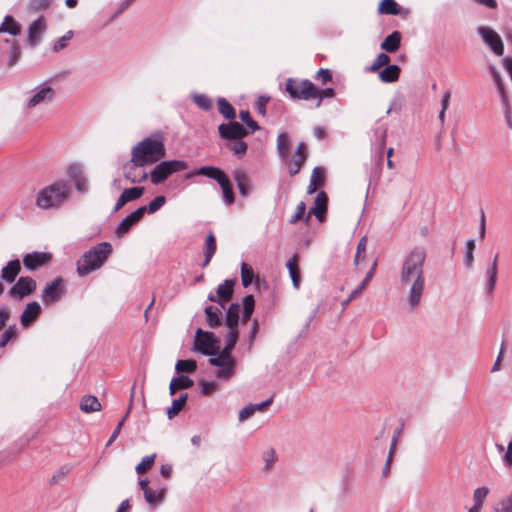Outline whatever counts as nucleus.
Returning a JSON list of instances; mask_svg holds the SVG:
<instances>
[{
    "label": "nucleus",
    "mask_w": 512,
    "mask_h": 512,
    "mask_svg": "<svg viewBox=\"0 0 512 512\" xmlns=\"http://www.w3.org/2000/svg\"><path fill=\"white\" fill-rule=\"evenodd\" d=\"M425 260V249L415 247L405 256L400 268V287L407 291V302L411 310L419 306L425 291Z\"/></svg>",
    "instance_id": "nucleus-1"
},
{
    "label": "nucleus",
    "mask_w": 512,
    "mask_h": 512,
    "mask_svg": "<svg viewBox=\"0 0 512 512\" xmlns=\"http://www.w3.org/2000/svg\"><path fill=\"white\" fill-rule=\"evenodd\" d=\"M112 253V246L109 242H101L90 250L86 251L77 261V273L84 277L95 270L100 269Z\"/></svg>",
    "instance_id": "nucleus-2"
},
{
    "label": "nucleus",
    "mask_w": 512,
    "mask_h": 512,
    "mask_svg": "<svg viewBox=\"0 0 512 512\" xmlns=\"http://www.w3.org/2000/svg\"><path fill=\"white\" fill-rule=\"evenodd\" d=\"M286 91L293 99H317V108L321 106L322 100L324 98H332L335 95L333 88L318 89L309 80L296 82L293 79H288L286 83Z\"/></svg>",
    "instance_id": "nucleus-3"
},
{
    "label": "nucleus",
    "mask_w": 512,
    "mask_h": 512,
    "mask_svg": "<svg viewBox=\"0 0 512 512\" xmlns=\"http://www.w3.org/2000/svg\"><path fill=\"white\" fill-rule=\"evenodd\" d=\"M165 147L162 141L145 138L132 148L131 155L138 165H150L158 162L165 156Z\"/></svg>",
    "instance_id": "nucleus-4"
},
{
    "label": "nucleus",
    "mask_w": 512,
    "mask_h": 512,
    "mask_svg": "<svg viewBox=\"0 0 512 512\" xmlns=\"http://www.w3.org/2000/svg\"><path fill=\"white\" fill-rule=\"evenodd\" d=\"M69 194V187L64 181L54 182L38 193L36 206L41 209L58 208L68 199Z\"/></svg>",
    "instance_id": "nucleus-5"
},
{
    "label": "nucleus",
    "mask_w": 512,
    "mask_h": 512,
    "mask_svg": "<svg viewBox=\"0 0 512 512\" xmlns=\"http://www.w3.org/2000/svg\"><path fill=\"white\" fill-rule=\"evenodd\" d=\"M187 163L181 160L162 161L150 173L151 182L155 185L163 183L175 172L183 171Z\"/></svg>",
    "instance_id": "nucleus-6"
},
{
    "label": "nucleus",
    "mask_w": 512,
    "mask_h": 512,
    "mask_svg": "<svg viewBox=\"0 0 512 512\" xmlns=\"http://www.w3.org/2000/svg\"><path fill=\"white\" fill-rule=\"evenodd\" d=\"M219 339L212 332L197 329L195 335V347L204 355L214 356L220 349Z\"/></svg>",
    "instance_id": "nucleus-7"
},
{
    "label": "nucleus",
    "mask_w": 512,
    "mask_h": 512,
    "mask_svg": "<svg viewBox=\"0 0 512 512\" xmlns=\"http://www.w3.org/2000/svg\"><path fill=\"white\" fill-rule=\"evenodd\" d=\"M65 292L62 277L58 276L47 283L42 290L41 299L45 305H50L61 299Z\"/></svg>",
    "instance_id": "nucleus-8"
},
{
    "label": "nucleus",
    "mask_w": 512,
    "mask_h": 512,
    "mask_svg": "<svg viewBox=\"0 0 512 512\" xmlns=\"http://www.w3.org/2000/svg\"><path fill=\"white\" fill-rule=\"evenodd\" d=\"M477 31L483 42L490 47L494 54L497 56L503 55L504 45L500 35L495 30L488 26H480Z\"/></svg>",
    "instance_id": "nucleus-9"
},
{
    "label": "nucleus",
    "mask_w": 512,
    "mask_h": 512,
    "mask_svg": "<svg viewBox=\"0 0 512 512\" xmlns=\"http://www.w3.org/2000/svg\"><path fill=\"white\" fill-rule=\"evenodd\" d=\"M47 30V21L44 16H39L36 20H34L27 29V43L31 47H36L44 33Z\"/></svg>",
    "instance_id": "nucleus-10"
},
{
    "label": "nucleus",
    "mask_w": 512,
    "mask_h": 512,
    "mask_svg": "<svg viewBox=\"0 0 512 512\" xmlns=\"http://www.w3.org/2000/svg\"><path fill=\"white\" fill-rule=\"evenodd\" d=\"M144 166L145 165H138V162H135L134 159L131 158L123 166L125 179L133 184L145 181L148 178V174L143 169Z\"/></svg>",
    "instance_id": "nucleus-11"
},
{
    "label": "nucleus",
    "mask_w": 512,
    "mask_h": 512,
    "mask_svg": "<svg viewBox=\"0 0 512 512\" xmlns=\"http://www.w3.org/2000/svg\"><path fill=\"white\" fill-rule=\"evenodd\" d=\"M36 289V281L29 277H20L17 282L10 288L9 295L11 297L24 298L32 294Z\"/></svg>",
    "instance_id": "nucleus-12"
},
{
    "label": "nucleus",
    "mask_w": 512,
    "mask_h": 512,
    "mask_svg": "<svg viewBox=\"0 0 512 512\" xmlns=\"http://www.w3.org/2000/svg\"><path fill=\"white\" fill-rule=\"evenodd\" d=\"M221 138L227 140H237L248 135L247 130L238 122L231 120L227 124H221L218 127Z\"/></svg>",
    "instance_id": "nucleus-13"
},
{
    "label": "nucleus",
    "mask_w": 512,
    "mask_h": 512,
    "mask_svg": "<svg viewBox=\"0 0 512 512\" xmlns=\"http://www.w3.org/2000/svg\"><path fill=\"white\" fill-rule=\"evenodd\" d=\"M233 287L234 281L225 280L222 284H220L216 290V294L210 293L208 295V300L211 302L218 303L222 308H225L226 303L233 296Z\"/></svg>",
    "instance_id": "nucleus-14"
},
{
    "label": "nucleus",
    "mask_w": 512,
    "mask_h": 512,
    "mask_svg": "<svg viewBox=\"0 0 512 512\" xmlns=\"http://www.w3.org/2000/svg\"><path fill=\"white\" fill-rule=\"evenodd\" d=\"M146 212V207L141 206L136 209L134 212L126 216L117 226L116 234L118 237H123L125 234L129 232L131 227L139 222Z\"/></svg>",
    "instance_id": "nucleus-15"
},
{
    "label": "nucleus",
    "mask_w": 512,
    "mask_h": 512,
    "mask_svg": "<svg viewBox=\"0 0 512 512\" xmlns=\"http://www.w3.org/2000/svg\"><path fill=\"white\" fill-rule=\"evenodd\" d=\"M55 95L54 90L50 86H41L33 91V95L27 102L29 108H34L42 103L50 102Z\"/></svg>",
    "instance_id": "nucleus-16"
},
{
    "label": "nucleus",
    "mask_w": 512,
    "mask_h": 512,
    "mask_svg": "<svg viewBox=\"0 0 512 512\" xmlns=\"http://www.w3.org/2000/svg\"><path fill=\"white\" fill-rule=\"evenodd\" d=\"M51 259V255L45 252H32L23 257V264L28 270H36Z\"/></svg>",
    "instance_id": "nucleus-17"
},
{
    "label": "nucleus",
    "mask_w": 512,
    "mask_h": 512,
    "mask_svg": "<svg viewBox=\"0 0 512 512\" xmlns=\"http://www.w3.org/2000/svg\"><path fill=\"white\" fill-rule=\"evenodd\" d=\"M233 178L237 184L239 193L243 197H247L253 191V185L248 174L242 169H236L233 171Z\"/></svg>",
    "instance_id": "nucleus-18"
},
{
    "label": "nucleus",
    "mask_w": 512,
    "mask_h": 512,
    "mask_svg": "<svg viewBox=\"0 0 512 512\" xmlns=\"http://www.w3.org/2000/svg\"><path fill=\"white\" fill-rule=\"evenodd\" d=\"M487 282L485 285V291L487 296H492L495 290V286L497 283V275H498V254L495 255L493 261L487 267L486 270Z\"/></svg>",
    "instance_id": "nucleus-19"
},
{
    "label": "nucleus",
    "mask_w": 512,
    "mask_h": 512,
    "mask_svg": "<svg viewBox=\"0 0 512 512\" xmlns=\"http://www.w3.org/2000/svg\"><path fill=\"white\" fill-rule=\"evenodd\" d=\"M376 267H377V262L375 261L373 263L371 269L369 270V272L366 274L363 281L360 283L359 288L354 289L350 293L349 297L341 303L342 310H345L347 308V306L349 305V303L353 299L357 298L362 293V291L367 287V285L369 284V282L371 281V279L373 278V276L375 274Z\"/></svg>",
    "instance_id": "nucleus-20"
},
{
    "label": "nucleus",
    "mask_w": 512,
    "mask_h": 512,
    "mask_svg": "<svg viewBox=\"0 0 512 512\" xmlns=\"http://www.w3.org/2000/svg\"><path fill=\"white\" fill-rule=\"evenodd\" d=\"M41 307L38 302L33 301L27 304L26 308L21 314L20 322L23 327H29L39 316Z\"/></svg>",
    "instance_id": "nucleus-21"
},
{
    "label": "nucleus",
    "mask_w": 512,
    "mask_h": 512,
    "mask_svg": "<svg viewBox=\"0 0 512 512\" xmlns=\"http://www.w3.org/2000/svg\"><path fill=\"white\" fill-rule=\"evenodd\" d=\"M328 197L324 191H320L315 198V207L305 217L308 221L311 214H314L319 221L323 220V215L327 210Z\"/></svg>",
    "instance_id": "nucleus-22"
},
{
    "label": "nucleus",
    "mask_w": 512,
    "mask_h": 512,
    "mask_svg": "<svg viewBox=\"0 0 512 512\" xmlns=\"http://www.w3.org/2000/svg\"><path fill=\"white\" fill-rule=\"evenodd\" d=\"M21 271L18 259L9 261L1 270V279L7 283H13Z\"/></svg>",
    "instance_id": "nucleus-23"
},
{
    "label": "nucleus",
    "mask_w": 512,
    "mask_h": 512,
    "mask_svg": "<svg viewBox=\"0 0 512 512\" xmlns=\"http://www.w3.org/2000/svg\"><path fill=\"white\" fill-rule=\"evenodd\" d=\"M400 43L401 34L398 31H394L384 39L380 47L386 52L393 53L399 49Z\"/></svg>",
    "instance_id": "nucleus-24"
},
{
    "label": "nucleus",
    "mask_w": 512,
    "mask_h": 512,
    "mask_svg": "<svg viewBox=\"0 0 512 512\" xmlns=\"http://www.w3.org/2000/svg\"><path fill=\"white\" fill-rule=\"evenodd\" d=\"M0 33L17 36L21 33V25L11 15H6L0 25Z\"/></svg>",
    "instance_id": "nucleus-25"
},
{
    "label": "nucleus",
    "mask_w": 512,
    "mask_h": 512,
    "mask_svg": "<svg viewBox=\"0 0 512 512\" xmlns=\"http://www.w3.org/2000/svg\"><path fill=\"white\" fill-rule=\"evenodd\" d=\"M286 267L289 270V274L293 283V286L295 288H299L301 277H300V271L298 267V255H293L286 263Z\"/></svg>",
    "instance_id": "nucleus-26"
},
{
    "label": "nucleus",
    "mask_w": 512,
    "mask_h": 512,
    "mask_svg": "<svg viewBox=\"0 0 512 512\" xmlns=\"http://www.w3.org/2000/svg\"><path fill=\"white\" fill-rule=\"evenodd\" d=\"M401 69L397 65H387L379 74V79L384 83H392L399 79Z\"/></svg>",
    "instance_id": "nucleus-27"
},
{
    "label": "nucleus",
    "mask_w": 512,
    "mask_h": 512,
    "mask_svg": "<svg viewBox=\"0 0 512 512\" xmlns=\"http://www.w3.org/2000/svg\"><path fill=\"white\" fill-rule=\"evenodd\" d=\"M206 319L211 328L219 327L222 324L221 309L215 306H207L205 308Z\"/></svg>",
    "instance_id": "nucleus-28"
},
{
    "label": "nucleus",
    "mask_w": 512,
    "mask_h": 512,
    "mask_svg": "<svg viewBox=\"0 0 512 512\" xmlns=\"http://www.w3.org/2000/svg\"><path fill=\"white\" fill-rule=\"evenodd\" d=\"M80 409L85 413H92L101 410V403L98 398L92 395L84 396L80 401Z\"/></svg>",
    "instance_id": "nucleus-29"
},
{
    "label": "nucleus",
    "mask_w": 512,
    "mask_h": 512,
    "mask_svg": "<svg viewBox=\"0 0 512 512\" xmlns=\"http://www.w3.org/2000/svg\"><path fill=\"white\" fill-rule=\"evenodd\" d=\"M240 305L232 303L226 312V325L228 329H237L239 322Z\"/></svg>",
    "instance_id": "nucleus-30"
},
{
    "label": "nucleus",
    "mask_w": 512,
    "mask_h": 512,
    "mask_svg": "<svg viewBox=\"0 0 512 512\" xmlns=\"http://www.w3.org/2000/svg\"><path fill=\"white\" fill-rule=\"evenodd\" d=\"M290 146H291V142H290L288 134H286V133L279 134L278 138H277V151H278L279 156L283 160L288 159V153L290 150Z\"/></svg>",
    "instance_id": "nucleus-31"
},
{
    "label": "nucleus",
    "mask_w": 512,
    "mask_h": 512,
    "mask_svg": "<svg viewBox=\"0 0 512 512\" xmlns=\"http://www.w3.org/2000/svg\"><path fill=\"white\" fill-rule=\"evenodd\" d=\"M216 240H215V237L213 235V233H209L206 237V241H205V259H204V262H203V266H207L210 261H211V258L213 257L215 251H216Z\"/></svg>",
    "instance_id": "nucleus-32"
},
{
    "label": "nucleus",
    "mask_w": 512,
    "mask_h": 512,
    "mask_svg": "<svg viewBox=\"0 0 512 512\" xmlns=\"http://www.w3.org/2000/svg\"><path fill=\"white\" fill-rule=\"evenodd\" d=\"M378 12L386 15H398L400 9L394 0H382L379 4Z\"/></svg>",
    "instance_id": "nucleus-33"
},
{
    "label": "nucleus",
    "mask_w": 512,
    "mask_h": 512,
    "mask_svg": "<svg viewBox=\"0 0 512 512\" xmlns=\"http://www.w3.org/2000/svg\"><path fill=\"white\" fill-rule=\"evenodd\" d=\"M188 395L183 393L179 396V398L173 400L172 405L167 410V415L169 419L174 418L184 407L187 401Z\"/></svg>",
    "instance_id": "nucleus-34"
},
{
    "label": "nucleus",
    "mask_w": 512,
    "mask_h": 512,
    "mask_svg": "<svg viewBox=\"0 0 512 512\" xmlns=\"http://www.w3.org/2000/svg\"><path fill=\"white\" fill-rule=\"evenodd\" d=\"M218 109L219 112L228 120H234L236 117V113L232 105L225 99L219 98L218 101Z\"/></svg>",
    "instance_id": "nucleus-35"
},
{
    "label": "nucleus",
    "mask_w": 512,
    "mask_h": 512,
    "mask_svg": "<svg viewBox=\"0 0 512 512\" xmlns=\"http://www.w3.org/2000/svg\"><path fill=\"white\" fill-rule=\"evenodd\" d=\"M10 44L9 59L7 61L8 67H13L21 58V48L15 41L6 40Z\"/></svg>",
    "instance_id": "nucleus-36"
},
{
    "label": "nucleus",
    "mask_w": 512,
    "mask_h": 512,
    "mask_svg": "<svg viewBox=\"0 0 512 512\" xmlns=\"http://www.w3.org/2000/svg\"><path fill=\"white\" fill-rule=\"evenodd\" d=\"M236 363H228L225 366L219 367L216 371L215 376L221 380H229L235 374Z\"/></svg>",
    "instance_id": "nucleus-37"
},
{
    "label": "nucleus",
    "mask_w": 512,
    "mask_h": 512,
    "mask_svg": "<svg viewBox=\"0 0 512 512\" xmlns=\"http://www.w3.org/2000/svg\"><path fill=\"white\" fill-rule=\"evenodd\" d=\"M164 494V490H152L150 488V490L145 491L144 498L150 505H156L163 501Z\"/></svg>",
    "instance_id": "nucleus-38"
},
{
    "label": "nucleus",
    "mask_w": 512,
    "mask_h": 512,
    "mask_svg": "<svg viewBox=\"0 0 512 512\" xmlns=\"http://www.w3.org/2000/svg\"><path fill=\"white\" fill-rule=\"evenodd\" d=\"M177 372L194 373L197 369L195 360H178L175 366Z\"/></svg>",
    "instance_id": "nucleus-39"
},
{
    "label": "nucleus",
    "mask_w": 512,
    "mask_h": 512,
    "mask_svg": "<svg viewBox=\"0 0 512 512\" xmlns=\"http://www.w3.org/2000/svg\"><path fill=\"white\" fill-rule=\"evenodd\" d=\"M366 247H367V238L362 237L358 242L356 254L354 257V264L356 266L365 260Z\"/></svg>",
    "instance_id": "nucleus-40"
},
{
    "label": "nucleus",
    "mask_w": 512,
    "mask_h": 512,
    "mask_svg": "<svg viewBox=\"0 0 512 512\" xmlns=\"http://www.w3.org/2000/svg\"><path fill=\"white\" fill-rule=\"evenodd\" d=\"M474 250H475V241L473 239L467 240L464 263L468 269H472V267H473V263H474L473 252H474Z\"/></svg>",
    "instance_id": "nucleus-41"
},
{
    "label": "nucleus",
    "mask_w": 512,
    "mask_h": 512,
    "mask_svg": "<svg viewBox=\"0 0 512 512\" xmlns=\"http://www.w3.org/2000/svg\"><path fill=\"white\" fill-rule=\"evenodd\" d=\"M144 190V187L126 188L124 189L121 195L125 198L127 202H130L140 198L143 195Z\"/></svg>",
    "instance_id": "nucleus-42"
},
{
    "label": "nucleus",
    "mask_w": 512,
    "mask_h": 512,
    "mask_svg": "<svg viewBox=\"0 0 512 512\" xmlns=\"http://www.w3.org/2000/svg\"><path fill=\"white\" fill-rule=\"evenodd\" d=\"M72 38H73V31H71V30L67 31L62 37H60L58 40H56V42L53 45V51L55 53H57V52L65 49L69 45Z\"/></svg>",
    "instance_id": "nucleus-43"
},
{
    "label": "nucleus",
    "mask_w": 512,
    "mask_h": 512,
    "mask_svg": "<svg viewBox=\"0 0 512 512\" xmlns=\"http://www.w3.org/2000/svg\"><path fill=\"white\" fill-rule=\"evenodd\" d=\"M254 278L253 269L246 263L241 265V280L244 287H248Z\"/></svg>",
    "instance_id": "nucleus-44"
},
{
    "label": "nucleus",
    "mask_w": 512,
    "mask_h": 512,
    "mask_svg": "<svg viewBox=\"0 0 512 512\" xmlns=\"http://www.w3.org/2000/svg\"><path fill=\"white\" fill-rule=\"evenodd\" d=\"M390 62V57L385 53H380L376 59L374 60L373 64L367 68V71L369 72H376L381 67L387 66Z\"/></svg>",
    "instance_id": "nucleus-45"
},
{
    "label": "nucleus",
    "mask_w": 512,
    "mask_h": 512,
    "mask_svg": "<svg viewBox=\"0 0 512 512\" xmlns=\"http://www.w3.org/2000/svg\"><path fill=\"white\" fill-rule=\"evenodd\" d=\"M488 494H489V489L485 486L475 489V491L473 493V501H474L473 506L482 508L484 500Z\"/></svg>",
    "instance_id": "nucleus-46"
},
{
    "label": "nucleus",
    "mask_w": 512,
    "mask_h": 512,
    "mask_svg": "<svg viewBox=\"0 0 512 512\" xmlns=\"http://www.w3.org/2000/svg\"><path fill=\"white\" fill-rule=\"evenodd\" d=\"M155 454H152L150 456H145L142 458L141 462L136 466L135 470L138 474H143L147 472L153 465L155 461Z\"/></svg>",
    "instance_id": "nucleus-47"
},
{
    "label": "nucleus",
    "mask_w": 512,
    "mask_h": 512,
    "mask_svg": "<svg viewBox=\"0 0 512 512\" xmlns=\"http://www.w3.org/2000/svg\"><path fill=\"white\" fill-rule=\"evenodd\" d=\"M222 170L216 167L205 166L198 170V174L204 175L213 180H219V176L222 174Z\"/></svg>",
    "instance_id": "nucleus-48"
},
{
    "label": "nucleus",
    "mask_w": 512,
    "mask_h": 512,
    "mask_svg": "<svg viewBox=\"0 0 512 512\" xmlns=\"http://www.w3.org/2000/svg\"><path fill=\"white\" fill-rule=\"evenodd\" d=\"M239 117H240L241 121L243 123H245L248 128H250L252 130V132H254L260 128L259 125L257 124V122H255L251 118V115L248 110H241L239 112Z\"/></svg>",
    "instance_id": "nucleus-49"
},
{
    "label": "nucleus",
    "mask_w": 512,
    "mask_h": 512,
    "mask_svg": "<svg viewBox=\"0 0 512 512\" xmlns=\"http://www.w3.org/2000/svg\"><path fill=\"white\" fill-rule=\"evenodd\" d=\"M495 512H512V492L500 500L494 508Z\"/></svg>",
    "instance_id": "nucleus-50"
},
{
    "label": "nucleus",
    "mask_w": 512,
    "mask_h": 512,
    "mask_svg": "<svg viewBox=\"0 0 512 512\" xmlns=\"http://www.w3.org/2000/svg\"><path fill=\"white\" fill-rule=\"evenodd\" d=\"M166 202V198L162 195L156 196L146 207V212L153 214L158 211Z\"/></svg>",
    "instance_id": "nucleus-51"
},
{
    "label": "nucleus",
    "mask_w": 512,
    "mask_h": 512,
    "mask_svg": "<svg viewBox=\"0 0 512 512\" xmlns=\"http://www.w3.org/2000/svg\"><path fill=\"white\" fill-rule=\"evenodd\" d=\"M193 101L199 108H201L203 110H209L212 107L211 100L204 94L194 95Z\"/></svg>",
    "instance_id": "nucleus-52"
},
{
    "label": "nucleus",
    "mask_w": 512,
    "mask_h": 512,
    "mask_svg": "<svg viewBox=\"0 0 512 512\" xmlns=\"http://www.w3.org/2000/svg\"><path fill=\"white\" fill-rule=\"evenodd\" d=\"M17 328L15 325L9 326L1 336L0 348L5 347L8 342L16 335Z\"/></svg>",
    "instance_id": "nucleus-53"
},
{
    "label": "nucleus",
    "mask_w": 512,
    "mask_h": 512,
    "mask_svg": "<svg viewBox=\"0 0 512 512\" xmlns=\"http://www.w3.org/2000/svg\"><path fill=\"white\" fill-rule=\"evenodd\" d=\"M229 149L236 155H244L247 151V144L241 139H237L229 145Z\"/></svg>",
    "instance_id": "nucleus-54"
},
{
    "label": "nucleus",
    "mask_w": 512,
    "mask_h": 512,
    "mask_svg": "<svg viewBox=\"0 0 512 512\" xmlns=\"http://www.w3.org/2000/svg\"><path fill=\"white\" fill-rule=\"evenodd\" d=\"M201 393L205 396H209L218 389V384L214 381H201L200 382Z\"/></svg>",
    "instance_id": "nucleus-55"
},
{
    "label": "nucleus",
    "mask_w": 512,
    "mask_h": 512,
    "mask_svg": "<svg viewBox=\"0 0 512 512\" xmlns=\"http://www.w3.org/2000/svg\"><path fill=\"white\" fill-rule=\"evenodd\" d=\"M316 180V185L322 186L325 181V170L322 167H315L312 171L310 180Z\"/></svg>",
    "instance_id": "nucleus-56"
},
{
    "label": "nucleus",
    "mask_w": 512,
    "mask_h": 512,
    "mask_svg": "<svg viewBox=\"0 0 512 512\" xmlns=\"http://www.w3.org/2000/svg\"><path fill=\"white\" fill-rule=\"evenodd\" d=\"M173 381H176V386L178 389H188L193 386L194 382L192 379H190L188 376H178L172 379Z\"/></svg>",
    "instance_id": "nucleus-57"
},
{
    "label": "nucleus",
    "mask_w": 512,
    "mask_h": 512,
    "mask_svg": "<svg viewBox=\"0 0 512 512\" xmlns=\"http://www.w3.org/2000/svg\"><path fill=\"white\" fill-rule=\"evenodd\" d=\"M239 337L238 329H229L226 335V347L234 349Z\"/></svg>",
    "instance_id": "nucleus-58"
},
{
    "label": "nucleus",
    "mask_w": 512,
    "mask_h": 512,
    "mask_svg": "<svg viewBox=\"0 0 512 512\" xmlns=\"http://www.w3.org/2000/svg\"><path fill=\"white\" fill-rule=\"evenodd\" d=\"M53 0H30L29 7L32 10H46L48 9Z\"/></svg>",
    "instance_id": "nucleus-59"
},
{
    "label": "nucleus",
    "mask_w": 512,
    "mask_h": 512,
    "mask_svg": "<svg viewBox=\"0 0 512 512\" xmlns=\"http://www.w3.org/2000/svg\"><path fill=\"white\" fill-rule=\"evenodd\" d=\"M263 459L265 461V470H270L276 461V454L273 449L267 450L263 453Z\"/></svg>",
    "instance_id": "nucleus-60"
},
{
    "label": "nucleus",
    "mask_w": 512,
    "mask_h": 512,
    "mask_svg": "<svg viewBox=\"0 0 512 512\" xmlns=\"http://www.w3.org/2000/svg\"><path fill=\"white\" fill-rule=\"evenodd\" d=\"M305 210H306V205L304 202H300L298 205H297V208H296V213L291 217L290 219V223L291 224H294L296 223L297 221L301 220L304 218V214H305Z\"/></svg>",
    "instance_id": "nucleus-61"
},
{
    "label": "nucleus",
    "mask_w": 512,
    "mask_h": 512,
    "mask_svg": "<svg viewBox=\"0 0 512 512\" xmlns=\"http://www.w3.org/2000/svg\"><path fill=\"white\" fill-rule=\"evenodd\" d=\"M222 193H223V198H224L225 203L229 206L232 205L235 201V197H234V193H233L231 184L224 187V189H222Z\"/></svg>",
    "instance_id": "nucleus-62"
},
{
    "label": "nucleus",
    "mask_w": 512,
    "mask_h": 512,
    "mask_svg": "<svg viewBox=\"0 0 512 512\" xmlns=\"http://www.w3.org/2000/svg\"><path fill=\"white\" fill-rule=\"evenodd\" d=\"M255 414V411L251 404L245 406L243 409L239 412V421L243 422L252 417Z\"/></svg>",
    "instance_id": "nucleus-63"
},
{
    "label": "nucleus",
    "mask_w": 512,
    "mask_h": 512,
    "mask_svg": "<svg viewBox=\"0 0 512 512\" xmlns=\"http://www.w3.org/2000/svg\"><path fill=\"white\" fill-rule=\"evenodd\" d=\"M67 173L73 182L83 175L82 169L78 165H70L68 167Z\"/></svg>",
    "instance_id": "nucleus-64"
}]
</instances>
